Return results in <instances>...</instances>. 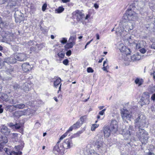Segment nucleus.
I'll return each mask as SVG.
<instances>
[{
  "label": "nucleus",
  "mask_w": 155,
  "mask_h": 155,
  "mask_svg": "<svg viewBox=\"0 0 155 155\" xmlns=\"http://www.w3.org/2000/svg\"><path fill=\"white\" fill-rule=\"evenodd\" d=\"M134 124L135 128L139 129V130L146 126L147 121L145 116L142 113L139 114L135 119Z\"/></svg>",
  "instance_id": "1"
},
{
  "label": "nucleus",
  "mask_w": 155,
  "mask_h": 155,
  "mask_svg": "<svg viewBox=\"0 0 155 155\" xmlns=\"http://www.w3.org/2000/svg\"><path fill=\"white\" fill-rule=\"evenodd\" d=\"M110 129L109 126H105L104 127V133L105 137H108L110 134V133L114 134L116 131V120H112L110 125Z\"/></svg>",
  "instance_id": "2"
},
{
  "label": "nucleus",
  "mask_w": 155,
  "mask_h": 155,
  "mask_svg": "<svg viewBox=\"0 0 155 155\" xmlns=\"http://www.w3.org/2000/svg\"><path fill=\"white\" fill-rule=\"evenodd\" d=\"M137 136L142 144H146L148 141L147 133L142 129H140L137 133Z\"/></svg>",
  "instance_id": "3"
},
{
  "label": "nucleus",
  "mask_w": 155,
  "mask_h": 155,
  "mask_svg": "<svg viewBox=\"0 0 155 155\" xmlns=\"http://www.w3.org/2000/svg\"><path fill=\"white\" fill-rule=\"evenodd\" d=\"M138 18L137 14L131 9H128L123 16V19L126 20H134Z\"/></svg>",
  "instance_id": "4"
},
{
  "label": "nucleus",
  "mask_w": 155,
  "mask_h": 155,
  "mask_svg": "<svg viewBox=\"0 0 155 155\" xmlns=\"http://www.w3.org/2000/svg\"><path fill=\"white\" fill-rule=\"evenodd\" d=\"M97 139L96 141L94 143V146L99 152L102 151L106 149L105 145L103 142V139L99 136H97L95 137Z\"/></svg>",
  "instance_id": "5"
},
{
  "label": "nucleus",
  "mask_w": 155,
  "mask_h": 155,
  "mask_svg": "<svg viewBox=\"0 0 155 155\" xmlns=\"http://www.w3.org/2000/svg\"><path fill=\"white\" fill-rule=\"evenodd\" d=\"M121 114L123 120L127 122H128V121H130L132 118L131 112L127 109H121Z\"/></svg>",
  "instance_id": "6"
},
{
  "label": "nucleus",
  "mask_w": 155,
  "mask_h": 155,
  "mask_svg": "<svg viewBox=\"0 0 155 155\" xmlns=\"http://www.w3.org/2000/svg\"><path fill=\"white\" fill-rule=\"evenodd\" d=\"M59 143L60 141H58L54 147L53 149V152L56 155L58 153L61 155H63L64 153V149L63 147L61 146V144H60Z\"/></svg>",
  "instance_id": "7"
},
{
  "label": "nucleus",
  "mask_w": 155,
  "mask_h": 155,
  "mask_svg": "<svg viewBox=\"0 0 155 155\" xmlns=\"http://www.w3.org/2000/svg\"><path fill=\"white\" fill-rule=\"evenodd\" d=\"M150 96L148 92H144L142 94V97L140 99V102H141V105H143L149 104L150 103Z\"/></svg>",
  "instance_id": "8"
},
{
  "label": "nucleus",
  "mask_w": 155,
  "mask_h": 155,
  "mask_svg": "<svg viewBox=\"0 0 155 155\" xmlns=\"http://www.w3.org/2000/svg\"><path fill=\"white\" fill-rule=\"evenodd\" d=\"M15 10H16L14 14L15 22L17 23H20L23 20V15L20 11L18 10V8H15Z\"/></svg>",
  "instance_id": "9"
},
{
  "label": "nucleus",
  "mask_w": 155,
  "mask_h": 155,
  "mask_svg": "<svg viewBox=\"0 0 155 155\" xmlns=\"http://www.w3.org/2000/svg\"><path fill=\"white\" fill-rule=\"evenodd\" d=\"M73 15L76 17L77 21L83 22L84 20V14L79 10H77L73 13Z\"/></svg>",
  "instance_id": "10"
},
{
  "label": "nucleus",
  "mask_w": 155,
  "mask_h": 155,
  "mask_svg": "<svg viewBox=\"0 0 155 155\" xmlns=\"http://www.w3.org/2000/svg\"><path fill=\"white\" fill-rule=\"evenodd\" d=\"M8 142V139L7 137L2 136L0 134V153L4 150L3 147L4 145Z\"/></svg>",
  "instance_id": "11"
},
{
  "label": "nucleus",
  "mask_w": 155,
  "mask_h": 155,
  "mask_svg": "<svg viewBox=\"0 0 155 155\" xmlns=\"http://www.w3.org/2000/svg\"><path fill=\"white\" fill-rule=\"evenodd\" d=\"M71 139V137L70 139H66L62 143L60 144L61 146L63 147L64 150L65 149H69L72 146V143Z\"/></svg>",
  "instance_id": "12"
},
{
  "label": "nucleus",
  "mask_w": 155,
  "mask_h": 155,
  "mask_svg": "<svg viewBox=\"0 0 155 155\" xmlns=\"http://www.w3.org/2000/svg\"><path fill=\"white\" fill-rule=\"evenodd\" d=\"M17 5L18 4L16 1L12 0L8 2L7 5L6 6L5 8L6 9H9L12 12H15L16 10H15V9L17 8L14 7L17 6Z\"/></svg>",
  "instance_id": "13"
},
{
  "label": "nucleus",
  "mask_w": 155,
  "mask_h": 155,
  "mask_svg": "<svg viewBox=\"0 0 155 155\" xmlns=\"http://www.w3.org/2000/svg\"><path fill=\"white\" fill-rule=\"evenodd\" d=\"M119 49L120 51L126 55L130 54L131 52L130 49L127 48L123 44H120L119 45Z\"/></svg>",
  "instance_id": "14"
},
{
  "label": "nucleus",
  "mask_w": 155,
  "mask_h": 155,
  "mask_svg": "<svg viewBox=\"0 0 155 155\" xmlns=\"http://www.w3.org/2000/svg\"><path fill=\"white\" fill-rule=\"evenodd\" d=\"M32 83L30 81L24 83L21 86V89L22 90L25 92L29 91L32 87Z\"/></svg>",
  "instance_id": "15"
},
{
  "label": "nucleus",
  "mask_w": 155,
  "mask_h": 155,
  "mask_svg": "<svg viewBox=\"0 0 155 155\" xmlns=\"http://www.w3.org/2000/svg\"><path fill=\"white\" fill-rule=\"evenodd\" d=\"M15 58L17 60L20 61H26L27 58L26 55L23 53H20L15 54Z\"/></svg>",
  "instance_id": "16"
},
{
  "label": "nucleus",
  "mask_w": 155,
  "mask_h": 155,
  "mask_svg": "<svg viewBox=\"0 0 155 155\" xmlns=\"http://www.w3.org/2000/svg\"><path fill=\"white\" fill-rule=\"evenodd\" d=\"M21 67L23 70L26 72L31 70L33 67V66L32 65H30L29 63L26 62L23 64Z\"/></svg>",
  "instance_id": "17"
},
{
  "label": "nucleus",
  "mask_w": 155,
  "mask_h": 155,
  "mask_svg": "<svg viewBox=\"0 0 155 155\" xmlns=\"http://www.w3.org/2000/svg\"><path fill=\"white\" fill-rule=\"evenodd\" d=\"M8 124L10 127L12 128H15L16 129H19L22 126V124L18 121L16 122L15 124L10 122L8 123Z\"/></svg>",
  "instance_id": "18"
},
{
  "label": "nucleus",
  "mask_w": 155,
  "mask_h": 155,
  "mask_svg": "<svg viewBox=\"0 0 155 155\" xmlns=\"http://www.w3.org/2000/svg\"><path fill=\"white\" fill-rule=\"evenodd\" d=\"M1 133L6 136H8L10 132V130L4 125H3L1 129Z\"/></svg>",
  "instance_id": "19"
},
{
  "label": "nucleus",
  "mask_w": 155,
  "mask_h": 155,
  "mask_svg": "<svg viewBox=\"0 0 155 155\" xmlns=\"http://www.w3.org/2000/svg\"><path fill=\"white\" fill-rule=\"evenodd\" d=\"M147 29L150 32H155V25L153 23H150V24L146 25Z\"/></svg>",
  "instance_id": "20"
},
{
  "label": "nucleus",
  "mask_w": 155,
  "mask_h": 155,
  "mask_svg": "<svg viewBox=\"0 0 155 155\" xmlns=\"http://www.w3.org/2000/svg\"><path fill=\"white\" fill-rule=\"evenodd\" d=\"M141 58V56L140 55L139 53H137L132 55L131 57V59L133 61H137L140 59Z\"/></svg>",
  "instance_id": "21"
},
{
  "label": "nucleus",
  "mask_w": 155,
  "mask_h": 155,
  "mask_svg": "<svg viewBox=\"0 0 155 155\" xmlns=\"http://www.w3.org/2000/svg\"><path fill=\"white\" fill-rule=\"evenodd\" d=\"M122 28H123L125 31H129L133 29V26L130 23H128L127 25L125 26V28L123 27Z\"/></svg>",
  "instance_id": "22"
},
{
  "label": "nucleus",
  "mask_w": 155,
  "mask_h": 155,
  "mask_svg": "<svg viewBox=\"0 0 155 155\" xmlns=\"http://www.w3.org/2000/svg\"><path fill=\"white\" fill-rule=\"evenodd\" d=\"M0 98L5 102H8V95L5 94L0 93Z\"/></svg>",
  "instance_id": "23"
},
{
  "label": "nucleus",
  "mask_w": 155,
  "mask_h": 155,
  "mask_svg": "<svg viewBox=\"0 0 155 155\" xmlns=\"http://www.w3.org/2000/svg\"><path fill=\"white\" fill-rule=\"evenodd\" d=\"M134 82L136 84H138L139 86H140L143 82V79L137 78L135 80Z\"/></svg>",
  "instance_id": "24"
},
{
  "label": "nucleus",
  "mask_w": 155,
  "mask_h": 155,
  "mask_svg": "<svg viewBox=\"0 0 155 155\" xmlns=\"http://www.w3.org/2000/svg\"><path fill=\"white\" fill-rule=\"evenodd\" d=\"M6 108L10 112H12L16 109L15 105H8L6 106Z\"/></svg>",
  "instance_id": "25"
},
{
  "label": "nucleus",
  "mask_w": 155,
  "mask_h": 155,
  "mask_svg": "<svg viewBox=\"0 0 155 155\" xmlns=\"http://www.w3.org/2000/svg\"><path fill=\"white\" fill-rule=\"evenodd\" d=\"M11 87L13 88L15 90L21 89V86L16 83H13L11 86Z\"/></svg>",
  "instance_id": "26"
},
{
  "label": "nucleus",
  "mask_w": 155,
  "mask_h": 155,
  "mask_svg": "<svg viewBox=\"0 0 155 155\" xmlns=\"http://www.w3.org/2000/svg\"><path fill=\"white\" fill-rule=\"evenodd\" d=\"M76 38V36L75 35H73L71 36L68 40L69 42L72 43H73L74 44H75Z\"/></svg>",
  "instance_id": "27"
},
{
  "label": "nucleus",
  "mask_w": 155,
  "mask_h": 155,
  "mask_svg": "<svg viewBox=\"0 0 155 155\" xmlns=\"http://www.w3.org/2000/svg\"><path fill=\"white\" fill-rule=\"evenodd\" d=\"M8 103L12 104H15L19 103L17 99H13L12 98L8 99Z\"/></svg>",
  "instance_id": "28"
},
{
  "label": "nucleus",
  "mask_w": 155,
  "mask_h": 155,
  "mask_svg": "<svg viewBox=\"0 0 155 155\" xmlns=\"http://www.w3.org/2000/svg\"><path fill=\"white\" fill-rule=\"evenodd\" d=\"M12 115L14 117L18 118L22 116L20 111H16L12 113Z\"/></svg>",
  "instance_id": "29"
},
{
  "label": "nucleus",
  "mask_w": 155,
  "mask_h": 155,
  "mask_svg": "<svg viewBox=\"0 0 155 155\" xmlns=\"http://www.w3.org/2000/svg\"><path fill=\"white\" fill-rule=\"evenodd\" d=\"M61 79L58 77L54 81V85L57 88L61 82Z\"/></svg>",
  "instance_id": "30"
},
{
  "label": "nucleus",
  "mask_w": 155,
  "mask_h": 155,
  "mask_svg": "<svg viewBox=\"0 0 155 155\" xmlns=\"http://www.w3.org/2000/svg\"><path fill=\"white\" fill-rule=\"evenodd\" d=\"M16 109H22L26 107V105L25 104L21 103L19 104H17L15 105Z\"/></svg>",
  "instance_id": "31"
},
{
  "label": "nucleus",
  "mask_w": 155,
  "mask_h": 155,
  "mask_svg": "<svg viewBox=\"0 0 155 155\" xmlns=\"http://www.w3.org/2000/svg\"><path fill=\"white\" fill-rule=\"evenodd\" d=\"M30 50L32 52L35 53H38L39 52L35 45V46L34 45L33 46L31 47L30 48Z\"/></svg>",
  "instance_id": "32"
},
{
  "label": "nucleus",
  "mask_w": 155,
  "mask_h": 155,
  "mask_svg": "<svg viewBox=\"0 0 155 155\" xmlns=\"http://www.w3.org/2000/svg\"><path fill=\"white\" fill-rule=\"evenodd\" d=\"M83 131L82 130H80L78 131L77 133L74 134L73 135H72L71 137V138L74 137H79L81 134H82Z\"/></svg>",
  "instance_id": "33"
},
{
  "label": "nucleus",
  "mask_w": 155,
  "mask_h": 155,
  "mask_svg": "<svg viewBox=\"0 0 155 155\" xmlns=\"http://www.w3.org/2000/svg\"><path fill=\"white\" fill-rule=\"evenodd\" d=\"M81 125L82 123H81L80 121L78 120L73 125V126L74 127V129H76L79 128Z\"/></svg>",
  "instance_id": "34"
},
{
  "label": "nucleus",
  "mask_w": 155,
  "mask_h": 155,
  "mask_svg": "<svg viewBox=\"0 0 155 155\" xmlns=\"http://www.w3.org/2000/svg\"><path fill=\"white\" fill-rule=\"evenodd\" d=\"M74 45L73 43H72L71 42H69L64 46V47L66 49H70L72 48Z\"/></svg>",
  "instance_id": "35"
},
{
  "label": "nucleus",
  "mask_w": 155,
  "mask_h": 155,
  "mask_svg": "<svg viewBox=\"0 0 155 155\" xmlns=\"http://www.w3.org/2000/svg\"><path fill=\"white\" fill-rule=\"evenodd\" d=\"M10 64H14L16 61V58H15V54L14 56V57H9Z\"/></svg>",
  "instance_id": "36"
},
{
  "label": "nucleus",
  "mask_w": 155,
  "mask_h": 155,
  "mask_svg": "<svg viewBox=\"0 0 155 155\" xmlns=\"http://www.w3.org/2000/svg\"><path fill=\"white\" fill-rule=\"evenodd\" d=\"M107 63V59H106L105 61H104L103 64V69L104 71H106L107 70V67L108 66Z\"/></svg>",
  "instance_id": "37"
},
{
  "label": "nucleus",
  "mask_w": 155,
  "mask_h": 155,
  "mask_svg": "<svg viewBox=\"0 0 155 155\" xmlns=\"http://www.w3.org/2000/svg\"><path fill=\"white\" fill-rule=\"evenodd\" d=\"M148 91L150 93L152 94L155 92V87H152L151 86H149L148 88Z\"/></svg>",
  "instance_id": "38"
},
{
  "label": "nucleus",
  "mask_w": 155,
  "mask_h": 155,
  "mask_svg": "<svg viewBox=\"0 0 155 155\" xmlns=\"http://www.w3.org/2000/svg\"><path fill=\"white\" fill-rule=\"evenodd\" d=\"M64 8L62 7H59L58 8L55 10V11H57V13H61L64 10Z\"/></svg>",
  "instance_id": "39"
},
{
  "label": "nucleus",
  "mask_w": 155,
  "mask_h": 155,
  "mask_svg": "<svg viewBox=\"0 0 155 155\" xmlns=\"http://www.w3.org/2000/svg\"><path fill=\"white\" fill-rule=\"evenodd\" d=\"M9 154L8 155H20L22 153V152L20 151L18 152L14 151H12L11 152H9Z\"/></svg>",
  "instance_id": "40"
},
{
  "label": "nucleus",
  "mask_w": 155,
  "mask_h": 155,
  "mask_svg": "<svg viewBox=\"0 0 155 155\" xmlns=\"http://www.w3.org/2000/svg\"><path fill=\"white\" fill-rule=\"evenodd\" d=\"M35 43H36L35 41H28L26 45H28L29 46H33V45H34L35 44Z\"/></svg>",
  "instance_id": "41"
},
{
  "label": "nucleus",
  "mask_w": 155,
  "mask_h": 155,
  "mask_svg": "<svg viewBox=\"0 0 155 155\" xmlns=\"http://www.w3.org/2000/svg\"><path fill=\"white\" fill-rule=\"evenodd\" d=\"M127 41L130 44H132L133 43L134 44L135 42L134 40L132 38L131 36L129 37V38L127 39Z\"/></svg>",
  "instance_id": "42"
},
{
  "label": "nucleus",
  "mask_w": 155,
  "mask_h": 155,
  "mask_svg": "<svg viewBox=\"0 0 155 155\" xmlns=\"http://www.w3.org/2000/svg\"><path fill=\"white\" fill-rule=\"evenodd\" d=\"M35 45L36 46V48H37V49L39 51L41 50V49L43 48V46L41 44H35Z\"/></svg>",
  "instance_id": "43"
},
{
  "label": "nucleus",
  "mask_w": 155,
  "mask_h": 155,
  "mask_svg": "<svg viewBox=\"0 0 155 155\" xmlns=\"http://www.w3.org/2000/svg\"><path fill=\"white\" fill-rule=\"evenodd\" d=\"M9 57H7L3 59V60H2V61H3L4 64L5 63H7L8 64H10V61H9Z\"/></svg>",
  "instance_id": "44"
},
{
  "label": "nucleus",
  "mask_w": 155,
  "mask_h": 155,
  "mask_svg": "<svg viewBox=\"0 0 155 155\" xmlns=\"http://www.w3.org/2000/svg\"><path fill=\"white\" fill-rule=\"evenodd\" d=\"M67 41V38H61V40H60V42L62 44H64L66 43Z\"/></svg>",
  "instance_id": "45"
},
{
  "label": "nucleus",
  "mask_w": 155,
  "mask_h": 155,
  "mask_svg": "<svg viewBox=\"0 0 155 155\" xmlns=\"http://www.w3.org/2000/svg\"><path fill=\"white\" fill-rule=\"evenodd\" d=\"M99 125L97 124H94L92 125V126L91 127V130L92 131H94L95 130V129L97 128Z\"/></svg>",
  "instance_id": "46"
},
{
  "label": "nucleus",
  "mask_w": 155,
  "mask_h": 155,
  "mask_svg": "<svg viewBox=\"0 0 155 155\" xmlns=\"http://www.w3.org/2000/svg\"><path fill=\"white\" fill-rule=\"evenodd\" d=\"M147 0H138V2H141V3H140L139 4V5H140L141 4V8H142L145 5V3L146 1Z\"/></svg>",
  "instance_id": "47"
},
{
  "label": "nucleus",
  "mask_w": 155,
  "mask_h": 155,
  "mask_svg": "<svg viewBox=\"0 0 155 155\" xmlns=\"http://www.w3.org/2000/svg\"><path fill=\"white\" fill-rule=\"evenodd\" d=\"M134 44L136 45V49H139L141 47V45L140 42H138L137 43L136 42H135Z\"/></svg>",
  "instance_id": "48"
},
{
  "label": "nucleus",
  "mask_w": 155,
  "mask_h": 155,
  "mask_svg": "<svg viewBox=\"0 0 155 155\" xmlns=\"http://www.w3.org/2000/svg\"><path fill=\"white\" fill-rule=\"evenodd\" d=\"M85 116H84L83 117H81L79 120H78L79 121H80L81 123H82V124H83V123L84 122L85 119Z\"/></svg>",
  "instance_id": "49"
},
{
  "label": "nucleus",
  "mask_w": 155,
  "mask_h": 155,
  "mask_svg": "<svg viewBox=\"0 0 155 155\" xmlns=\"http://www.w3.org/2000/svg\"><path fill=\"white\" fill-rule=\"evenodd\" d=\"M28 109H26L24 110H19L20 112H21V113L22 116L25 115L26 114V111L28 110Z\"/></svg>",
  "instance_id": "50"
},
{
  "label": "nucleus",
  "mask_w": 155,
  "mask_h": 155,
  "mask_svg": "<svg viewBox=\"0 0 155 155\" xmlns=\"http://www.w3.org/2000/svg\"><path fill=\"white\" fill-rule=\"evenodd\" d=\"M12 0H0V4H4L5 2H7L8 3V2H10Z\"/></svg>",
  "instance_id": "51"
},
{
  "label": "nucleus",
  "mask_w": 155,
  "mask_h": 155,
  "mask_svg": "<svg viewBox=\"0 0 155 155\" xmlns=\"http://www.w3.org/2000/svg\"><path fill=\"white\" fill-rule=\"evenodd\" d=\"M47 7V5L46 3L44 4L42 6V10L44 12Z\"/></svg>",
  "instance_id": "52"
},
{
  "label": "nucleus",
  "mask_w": 155,
  "mask_h": 155,
  "mask_svg": "<svg viewBox=\"0 0 155 155\" xmlns=\"http://www.w3.org/2000/svg\"><path fill=\"white\" fill-rule=\"evenodd\" d=\"M106 110V109L105 108V109H103V110H102L100 111L99 112V113H98L99 114L101 115H103L104 113V112Z\"/></svg>",
  "instance_id": "53"
},
{
  "label": "nucleus",
  "mask_w": 155,
  "mask_h": 155,
  "mask_svg": "<svg viewBox=\"0 0 155 155\" xmlns=\"http://www.w3.org/2000/svg\"><path fill=\"white\" fill-rule=\"evenodd\" d=\"M58 55L59 57L63 58L64 56V54L63 53H59Z\"/></svg>",
  "instance_id": "54"
},
{
  "label": "nucleus",
  "mask_w": 155,
  "mask_h": 155,
  "mask_svg": "<svg viewBox=\"0 0 155 155\" xmlns=\"http://www.w3.org/2000/svg\"><path fill=\"white\" fill-rule=\"evenodd\" d=\"M87 71L88 73H92L94 71L93 69L91 67L87 68Z\"/></svg>",
  "instance_id": "55"
},
{
  "label": "nucleus",
  "mask_w": 155,
  "mask_h": 155,
  "mask_svg": "<svg viewBox=\"0 0 155 155\" xmlns=\"http://www.w3.org/2000/svg\"><path fill=\"white\" fill-rule=\"evenodd\" d=\"M68 62L69 61L68 59H65L63 61V64L66 65L68 64Z\"/></svg>",
  "instance_id": "56"
},
{
  "label": "nucleus",
  "mask_w": 155,
  "mask_h": 155,
  "mask_svg": "<svg viewBox=\"0 0 155 155\" xmlns=\"http://www.w3.org/2000/svg\"><path fill=\"white\" fill-rule=\"evenodd\" d=\"M41 126L40 124L38 122H37L35 124V128H37Z\"/></svg>",
  "instance_id": "57"
},
{
  "label": "nucleus",
  "mask_w": 155,
  "mask_h": 155,
  "mask_svg": "<svg viewBox=\"0 0 155 155\" xmlns=\"http://www.w3.org/2000/svg\"><path fill=\"white\" fill-rule=\"evenodd\" d=\"M91 155H99V154L94 151H91L90 152Z\"/></svg>",
  "instance_id": "58"
},
{
  "label": "nucleus",
  "mask_w": 155,
  "mask_h": 155,
  "mask_svg": "<svg viewBox=\"0 0 155 155\" xmlns=\"http://www.w3.org/2000/svg\"><path fill=\"white\" fill-rule=\"evenodd\" d=\"M140 51L141 53L144 54L146 52V50L144 48H142L140 50Z\"/></svg>",
  "instance_id": "59"
},
{
  "label": "nucleus",
  "mask_w": 155,
  "mask_h": 155,
  "mask_svg": "<svg viewBox=\"0 0 155 155\" xmlns=\"http://www.w3.org/2000/svg\"><path fill=\"white\" fill-rule=\"evenodd\" d=\"M41 31L42 32L45 34L48 32V30L46 28H44Z\"/></svg>",
  "instance_id": "60"
},
{
  "label": "nucleus",
  "mask_w": 155,
  "mask_h": 155,
  "mask_svg": "<svg viewBox=\"0 0 155 155\" xmlns=\"http://www.w3.org/2000/svg\"><path fill=\"white\" fill-rule=\"evenodd\" d=\"M4 64L3 61H2V60H1L0 61V69L2 68Z\"/></svg>",
  "instance_id": "61"
},
{
  "label": "nucleus",
  "mask_w": 155,
  "mask_h": 155,
  "mask_svg": "<svg viewBox=\"0 0 155 155\" xmlns=\"http://www.w3.org/2000/svg\"><path fill=\"white\" fill-rule=\"evenodd\" d=\"M71 54V51L70 50H69L66 52V55L68 56H70Z\"/></svg>",
  "instance_id": "62"
},
{
  "label": "nucleus",
  "mask_w": 155,
  "mask_h": 155,
  "mask_svg": "<svg viewBox=\"0 0 155 155\" xmlns=\"http://www.w3.org/2000/svg\"><path fill=\"white\" fill-rule=\"evenodd\" d=\"M73 129H74V127L73 126V125L69 128L68 130H67V132H69L70 131H72Z\"/></svg>",
  "instance_id": "63"
},
{
  "label": "nucleus",
  "mask_w": 155,
  "mask_h": 155,
  "mask_svg": "<svg viewBox=\"0 0 155 155\" xmlns=\"http://www.w3.org/2000/svg\"><path fill=\"white\" fill-rule=\"evenodd\" d=\"M3 110L2 105L0 104V114H1L3 112Z\"/></svg>",
  "instance_id": "64"
}]
</instances>
